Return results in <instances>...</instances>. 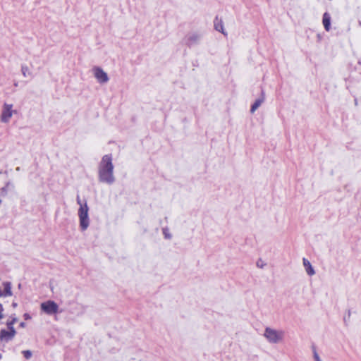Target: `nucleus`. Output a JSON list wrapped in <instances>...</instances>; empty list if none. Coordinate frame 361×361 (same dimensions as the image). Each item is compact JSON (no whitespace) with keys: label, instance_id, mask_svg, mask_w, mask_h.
I'll return each instance as SVG.
<instances>
[{"label":"nucleus","instance_id":"nucleus-13","mask_svg":"<svg viewBox=\"0 0 361 361\" xmlns=\"http://www.w3.org/2000/svg\"><path fill=\"white\" fill-rule=\"evenodd\" d=\"M4 296H11L12 295L11 284L10 282L4 283Z\"/></svg>","mask_w":361,"mask_h":361},{"label":"nucleus","instance_id":"nucleus-10","mask_svg":"<svg viewBox=\"0 0 361 361\" xmlns=\"http://www.w3.org/2000/svg\"><path fill=\"white\" fill-rule=\"evenodd\" d=\"M302 263H303V266L305 267V271L309 276H312L315 274V271H314V268L312 267L310 262L308 259H307L306 258H303Z\"/></svg>","mask_w":361,"mask_h":361},{"label":"nucleus","instance_id":"nucleus-19","mask_svg":"<svg viewBox=\"0 0 361 361\" xmlns=\"http://www.w3.org/2000/svg\"><path fill=\"white\" fill-rule=\"evenodd\" d=\"M9 184H10V183H9V182H8V183L6 184V185L1 188V192H4V194H6V193L7 192V189H6V188L8 186V185H9Z\"/></svg>","mask_w":361,"mask_h":361},{"label":"nucleus","instance_id":"nucleus-7","mask_svg":"<svg viewBox=\"0 0 361 361\" xmlns=\"http://www.w3.org/2000/svg\"><path fill=\"white\" fill-rule=\"evenodd\" d=\"M42 311L49 315L56 314L59 312V305L53 300H47L40 305Z\"/></svg>","mask_w":361,"mask_h":361},{"label":"nucleus","instance_id":"nucleus-8","mask_svg":"<svg viewBox=\"0 0 361 361\" xmlns=\"http://www.w3.org/2000/svg\"><path fill=\"white\" fill-rule=\"evenodd\" d=\"M92 73L99 83L104 84L109 80L107 73L101 67H93Z\"/></svg>","mask_w":361,"mask_h":361},{"label":"nucleus","instance_id":"nucleus-1","mask_svg":"<svg viewBox=\"0 0 361 361\" xmlns=\"http://www.w3.org/2000/svg\"><path fill=\"white\" fill-rule=\"evenodd\" d=\"M112 155L102 157L98 166V180L101 183L112 185L115 182Z\"/></svg>","mask_w":361,"mask_h":361},{"label":"nucleus","instance_id":"nucleus-16","mask_svg":"<svg viewBox=\"0 0 361 361\" xmlns=\"http://www.w3.org/2000/svg\"><path fill=\"white\" fill-rule=\"evenodd\" d=\"M162 231H163V234H164L165 238H166V239H171V238L172 236L169 233V229L167 228H164L162 229Z\"/></svg>","mask_w":361,"mask_h":361},{"label":"nucleus","instance_id":"nucleus-3","mask_svg":"<svg viewBox=\"0 0 361 361\" xmlns=\"http://www.w3.org/2000/svg\"><path fill=\"white\" fill-rule=\"evenodd\" d=\"M88 206L85 202L78 209V216L80 220V227L82 231H85L90 225V219L88 216Z\"/></svg>","mask_w":361,"mask_h":361},{"label":"nucleus","instance_id":"nucleus-4","mask_svg":"<svg viewBox=\"0 0 361 361\" xmlns=\"http://www.w3.org/2000/svg\"><path fill=\"white\" fill-rule=\"evenodd\" d=\"M16 334V329H1L0 331V348L3 349L7 343L14 338Z\"/></svg>","mask_w":361,"mask_h":361},{"label":"nucleus","instance_id":"nucleus-27","mask_svg":"<svg viewBox=\"0 0 361 361\" xmlns=\"http://www.w3.org/2000/svg\"><path fill=\"white\" fill-rule=\"evenodd\" d=\"M257 267H260V268H262V264H257Z\"/></svg>","mask_w":361,"mask_h":361},{"label":"nucleus","instance_id":"nucleus-24","mask_svg":"<svg viewBox=\"0 0 361 361\" xmlns=\"http://www.w3.org/2000/svg\"><path fill=\"white\" fill-rule=\"evenodd\" d=\"M20 326H22V327H24L25 326V323L24 322H21Z\"/></svg>","mask_w":361,"mask_h":361},{"label":"nucleus","instance_id":"nucleus-15","mask_svg":"<svg viewBox=\"0 0 361 361\" xmlns=\"http://www.w3.org/2000/svg\"><path fill=\"white\" fill-rule=\"evenodd\" d=\"M17 322V318L13 317L11 320L6 322V326L8 329H15L13 327L14 324Z\"/></svg>","mask_w":361,"mask_h":361},{"label":"nucleus","instance_id":"nucleus-9","mask_svg":"<svg viewBox=\"0 0 361 361\" xmlns=\"http://www.w3.org/2000/svg\"><path fill=\"white\" fill-rule=\"evenodd\" d=\"M214 29L216 31L221 32L224 36H227V32L224 30V23L221 18L216 16L214 20Z\"/></svg>","mask_w":361,"mask_h":361},{"label":"nucleus","instance_id":"nucleus-26","mask_svg":"<svg viewBox=\"0 0 361 361\" xmlns=\"http://www.w3.org/2000/svg\"><path fill=\"white\" fill-rule=\"evenodd\" d=\"M257 267H260V268H262V264H257Z\"/></svg>","mask_w":361,"mask_h":361},{"label":"nucleus","instance_id":"nucleus-25","mask_svg":"<svg viewBox=\"0 0 361 361\" xmlns=\"http://www.w3.org/2000/svg\"><path fill=\"white\" fill-rule=\"evenodd\" d=\"M257 267H260V268H262V264H257Z\"/></svg>","mask_w":361,"mask_h":361},{"label":"nucleus","instance_id":"nucleus-2","mask_svg":"<svg viewBox=\"0 0 361 361\" xmlns=\"http://www.w3.org/2000/svg\"><path fill=\"white\" fill-rule=\"evenodd\" d=\"M263 336L269 343L277 344L283 341L285 338V331L282 329L266 327Z\"/></svg>","mask_w":361,"mask_h":361},{"label":"nucleus","instance_id":"nucleus-14","mask_svg":"<svg viewBox=\"0 0 361 361\" xmlns=\"http://www.w3.org/2000/svg\"><path fill=\"white\" fill-rule=\"evenodd\" d=\"M21 73L23 77L27 78V76L32 75V72L27 65L23 64L21 66Z\"/></svg>","mask_w":361,"mask_h":361},{"label":"nucleus","instance_id":"nucleus-23","mask_svg":"<svg viewBox=\"0 0 361 361\" xmlns=\"http://www.w3.org/2000/svg\"><path fill=\"white\" fill-rule=\"evenodd\" d=\"M4 296V292L0 289V297Z\"/></svg>","mask_w":361,"mask_h":361},{"label":"nucleus","instance_id":"nucleus-29","mask_svg":"<svg viewBox=\"0 0 361 361\" xmlns=\"http://www.w3.org/2000/svg\"><path fill=\"white\" fill-rule=\"evenodd\" d=\"M16 171H20V167H17Z\"/></svg>","mask_w":361,"mask_h":361},{"label":"nucleus","instance_id":"nucleus-18","mask_svg":"<svg viewBox=\"0 0 361 361\" xmlns=\"http://www.w3.org/2000/svg\"><path fill=\"white\" fill-rule=\"evenodd\" d=\"M313 358H314V361H322V359L320 358L319 355L317 353L316 350H314V351H313Z\"/></svg>","mask_w":361,"mask_h":361},{"label":"nucleus","instance_id":"nucleus-31","mask_svg":"<svg viewBox=\"0 0 361 361\" xmlns=\"http://www.w3.org/2000/svg\"><path fill=\"white\" fill-rule=\"evenodd\" d=\"M1 357H2V355H1V354L0 353V359H1Z\"/></svg>","mask_w":361,"mask_h":361},{"label":"nucleus","instance_id":"nucleus-11","mask_svg":"<svg viewBox=\"0 0 361 361\" xmlns=\"http://www.w3.org/2000/svg\"><path fill=\"white\" fill-rule=\"evenodd\" d=\"M264 92L262 93V97L257 99L255 100L254 104L252 105L250 109V112L254 113L264 102Z\"/></svg>","mask_w":361,"mask_h":361},{"label":"nucleus","instance_id":"nucleus-6","mask_svg":"<svg viewBox=\"0 0 361 361\" xmlns=\"http://www.w3.org/2000/svg\"><path fill=\"white\" fill-rule=\"evenodd\" d=\"M202 38L201 33L198 32H188L184 37L185 44L189 47L197 44Z\"/></svg>","mask_w":361,"mask_h":361},{"label":"nucleus","instance_id":"nucleus-22","mask_svg":"<svg viewBox=\"0 0 361 361\" xmlns=\"http://www.w3.org/2000/svg\"><path fill=\"white\" fill-rule=\"evenodd\" d=\"M24 317H25V319H29V318H30V316H29V314H28L25 313V314H24Z\"/></svg>","mask_w":361,"mask_h":361},{"label":"nucleus","instance_id":"nucleus-30","mask_svg":"<svg viewBox=\"0 0 361 361\" xmlns=\"http://www.w3.org/2000/svg\"><path fill=\"white\" fill-rule=\"evenodd\" d=\"M350 317V312H348V318Z\"/></svg>","mask_w":361,"mask_h":361},{"label":"nucleus","instance_id":"nucleus-5","mask_svg":"<svg viewBox=\"0 0 361 361\" xmlns=\"http://www.w3.org/2000/svg\"><path fill=\"white\" fill-rule=\"evenodd\" d=\"M13 113H16V111L13 110V104L4 103L0 115V121L4 123H8Z\"/></svg>","mask_w":361,"mask_h":361},{"label":"nucleus","instance_id":"nucleus-17","mask_svg":"<svg viewBox=\"0 0 361 361\" xmlns=\"http://www.w3.org/2000/svg\"><path fill=\"white\" fill-rule=\"evenodd\" d=\"M22 353L23 354L25 358L26 359H30L31 357H32V352L29 350H23L22 352Z\"/></svg>","mask_w":361,"mask_h":361},{"label":"nucleus","instance_id":"nucleus-28","mask_svg":"<svg viewBox=\"0 0 361 361\" xmlns=\"http://www.w3.org/2000/svg\"><path fill=\"white\" fill-rule=\"evenodd\" d=\"M16 305H17V304H16V302H13V306L14 307H16Z\"/></svg>","mask_w":361,"mask_h":361},{"label":"nucleus","instance_id":"nucleus-21","mask_svg":"<svg viewBox=\"0 0 361 361\" xmlns=\"http://www.w3.org/2000/svg\"><path fill=\"white\" fill-rule=\"evenodd\" d=\"M3 311L4 308L1 304H0V319L3 318Z\"/></svg>","mask_w":361,"mask_h":361},{"label":"nucleus","instance_id":"nucleus-12","mask_svg":"<svg viewBox=\"0 0 361 361\" xmlns=\"http://www.w3.org/2000/svg\"><path fill=\"white\" fill-rule=\"evenodd\" d=\"M322 22L324 29L326 31H329L331 28V16L327 12L324 13Z\"/></svg>","mask_w":361,"mask_h":361},{"label":"nucleus","instance_id":"nucleus-20","mask_svg":"<svg viewBox=\"0 0 361 361\" xmlns=\"http://www.w3.org/2000/svg\"><path fill=\"white\" fill-rule=\"evenodd\" d=\"M76 200H77V203L80 205V207H81V205L84 204L82 203V201H81L79 195L77 196Z\"/></svg>","mask_w":361,"mask_h":361}]
</instances>
